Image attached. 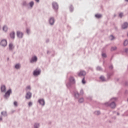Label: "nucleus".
Segmentation results:
<instances>
[{
  "mask_svg": "<svg viewBox=\"0 0 128 128\" xmlns=\"http://www.w3.org/2000/svg\"><path fill=\"white\" fill-rule=\"evenodd\" d=\"M0 44L2 46H6V44H8V42H6V40H1Z\"/></svg>",
  "mask_w": 128,
  "mask_h": 128,
  "instance_id": "f257e3e1",
  "label": "nucleus"
},
{
  "mask_svg": "<svg viewBox=\"0 0 128 128\" xmlns=\"http://www.w3.org/2000/svg\"><path fill=\"white\" fill-rule=\"evenodd\" d=\"M116 100V98L112 99V102L110 105V108H116V103L114 102V100Z\"/></svg>",
  "mask_w": 128,
  "mask_h": 128,
  "instance_id": "f03ea898",
  "label": "nucleus"
},
{
  "mask_svg": "<svg viewBox=\"0 0 128 128\" xmlns=\"http://www.w3.org/2000/svg\"><path fill=\"white\" fill-rule=\"evenodd\" d=\"M40 74V70L36 69L34 70L33 74L34 76H38Z\"/></svg>",
  "mask_w": 128,
  "mask_h": 128,
  "instance_id": "7ed1b4c3",
  "label": "nucleus"
},
{
  "mask_svg": "<svg viewBox=\"0 0 128 128\" xmlns=\"http://www.w3.org/2000/svg\"><path fill=\"white\" fill-rule=\"evenodd\" d=\"M86 72L84 70H81L80 72L78 73V76H86Z\"/></svg>",
  "mask_w": 128,
  "mask_h": 128,
  "instance_id": "20e7f679",
  "label": "nucleus"
},
{
  "mask_svg": "<svg viewBox=\"0 0 128 128\" xmlns=\"http://www.w3.org/2000/svg\"><path fill=\"white\" fill-rule=\"evenodd\" d=\"M10 94H12V90H9L6 92L4 95V98H8V96H10Z\"/></svg>",
  "mask_w": 128,
  "mask_h": 128,
  "instance_id": "39448f33",
  "label": "nucleus"
},
{
  "mask_svg": "<svg viewBox=\"0 0 128 128\" xmlns=\"http://www.w3.org/2000/svg\"><path fill=\"white\" fill-rule=\"evenodd\" d=\"M52 6L54 10H58V4L56 2L52 3Z\"/></svg>",
  "mask_w": 128,
  "mask_h": 128,
  "instance_id": "423d86ee",
  "label": "nucleus"
},
{
  "mask_svg": "<svg viewBox=\"0 0 128 128\" xmlns=\"http://www.w3.org/2000/svg\"><path fill=\"white\" fill-rule=\"evenodd\" d=\"M26 98L28 100H29V98H32V93L30 92H27L26 94Z\"/></svg>",
  "mask_w": 128,
  "mask_h": 128,
  "instance_id": "0eeeda50",
  "label": "nucleus"
},
{
  "mask_svg": "<svg viewBox=\"0 0 128 128\" xmlns=\"http://www.w3.org/2000/svg\"><path fill=\"white\" fill-rule=\"evenodd\" d=\"M22 36H24V34H22V32L20 31L17 32V36H18V38H22Z\"/></svg>",
  "mask_w": 128,
  "mask_h": 128,
  "instance_id": "6e6552de",
  "label": "nucleus"
},
{
  "mask_svg": "<svg viewBox=\"0 0 128 128\" xmlns=\"http://www.w3.org/2000/svg\"><path fill=\"white\" fill-rule=\"evenodd\" d=\"M6 88V86L4 85H2L1 86V92H5Z\"/></svg>",
  "mask_w": 128,
  "mask_h": 128,
  "instance_id": "1a4fd4ad",
  "label": "nucleus"
},
{
  "mask_svg": "<svg viewBox=\"0 0 128 128\" xmlns=\"http://www.w3.org/2000/svg\"><path fill=\"white\" fill-rule=\"evenodd\" d=\"M38 102L40 104H42V106H44V99L40 100Z\"/></svg>",
  "mask_w": 128,
  "mask_h": 128,
  "instance_id": "9d476101",
  "label": "nucleus"
},
{
  "mask_svg": "<svg viewBox=\"0 0 128 128\" xmlns=\"http://www.w3.org/2000/svg\"><path fill=\"white\" fill-rule=\"evenodd\" d=\"M38 60V58L36 56H34L32 58V60H30V62H36Z\"/></svg>",
  "mask_w": 128,
  "mask_h": 128,
  "instance_id": "9b49d317",
  "label": "nucleus"
},
{
  "mask_svg": "<svg viewBox=\"0 0 128 128\" xmlns=\"http://www.w3.org/2000/svg\"><path fill=\"white\" fill-rule=\"evenodd\" d=\"M128 26V24L126 22H125L122 25V28H126Z\"/></svg>",
  "mask_w": 128,
  "mask_h": 128,
  "instance_id": "f8f14e48",
  "label": "nucleus"
},
{
  "mask_svg": "<svg viewBox=\"0 0 128 128\" xmlns=\"http://www.w3.org/2000/svg\"><path fill=\"white\" fill-rule=\"evenodd\" d=\"M50 24H54V18H50Z\"/></svg>",
  "mask_w": 128,
  "mask_h": 128,
  "instance_id": "ddd939ff",
  "label": "nucleus"
},
{
  "mask_svg": "<svg viewBox=\"0 0 128 128\" xmlns=\"http://www.w3.org/2000/svg\"><path fill=\"white\" fill-rule=\"evenodd\" d=\"M14 48V44H12V43H10L9 44V50H12Z\"/></svg>",
  "mask_w": 128,
  "mask_h": 128,
  "instance_id": "4468645a",
  "label": "nucleus"
},
{
  "mask_svg": "<svg viewBox=\"0 0 128 128\" xmlns=\"http://www.w3.org/2000/svg\"><path fill=\"white\" fill-rule=\"evenodd\" d=\"M10 36L12 38H14V32H12L10 34Z\"/></svg>",
  "mask_w": 128,
  "mask_h": 128,
  "instance_id": "2eb2a0df",
  "label": "nucleus"
},
{
  "mask_svg": "<svg viewBox=\"0 0 128 128\" xmlns=\"http://www.w3.org/2000/svg\"><path fill=\"white\" fill-rule=\"evenodd\" d=\"M70 82H72V84H74V79L72 77H70Z\"/></svg>",
  "mask_w": 128,
  "mask_h": 128,
  "instance_id": "dca6fc26",
  "label": "nucleus"
},
{
  "mask_svg": "<svg viewBox=\"0 0 128 128\" xmlns=\"http://www.w3.org/2000/svg\"><path fill=\"white\" fill-rule=\"evenodd\" d=\"M31 88H30V86H27L26 88V92H28V90H30Z\"/></svg>",
  "mask_w": 128,
  "mask_h": 128,
  "instance_id": "f3484780",
  "label": "nucleus"
},
{
  "mask_svg": "<svg viewBox=\"0 0 128 128\" xmlns=\"http://www.w3.org/2000/svg\"><path fill=\"white\" fill-rule=\"evenodd\" d=\"M96 18H102V15L100 14H97L95 15Z\"/></svg>",
  "mask_w": 128,
  "mask_h": 128,
  "instance_id": "a211bd4d",
  "label": "nucleus"
},
{
  "mask_svg": "<svg viewBox=\"0 0 128 128\" xmlns=\"http://www.w3.org/2000/svg\"><path fill=\"white\" fill-rule=\"evenodd\" d=\"M3 30L4 32H7L8 30V27L6 26H4L3 28Z\"/></svg>",
  "mask_w": 128,
  "mask_h": 128,
  "instance_id": "6ab92c4d",
  "label": "nucleus"
},
{
  "mask_svg": "<svg viewBox=\"0 0 128 128\" xmlns=\"http://www.w3.org/2000/svg\"><path fill=\"white\" fill-rule=\"evenodd\" d=\"M128 40H125L124 43V46H128Z\"/></svg>",
  "mask_w": 128,
  "mask_h": 128,
  "instance_id": "aec40b11",
  "label": "nucleus"
},
{
  "mask_svg": "<svg viewBox=\"0 0 128 128\" xmlns=\"http://www.w3.org/2000/svg\"><path fill=\"white\" fill-rule=\"evenodd\" d=\"M100 80L102 81V82H104L105 80H104V76H101L100 77Z\"/></svg>",
  "mask_w": 128,
  "mask_h": 128,
  "instance_id": "412c9836",
  "label": "nucleus"
},
{
  "mask_svg": "<svg viewBox=\"0 0 128 128\" xmlns=\"http://www.w3.org/2000/svg\"><path fill=\"white\" fill-rule=\"evenodd\" d=\"M15 68H20V64H16V66H15Z\"/></svg>",
  "mask_w": 128,
  "mask_h": 128,
  "instance_id": "4be33fe9",
  "label": "nucleus"
},
{
  "mask_svg": "<svg viewBox=\"0 0 128 128\" xmlns=\"http://www.w3.org/2000/svg\"><path fill=\"white\" fill-rule=\"evenodd\" d=\"M34 2H30V6L31 7V8H32V6H34Z\"/></svg>",
  "mask_w": 128,
  "mask_h": 128,
  "instance_id": "5701e85b",
  "label": "nucleus"
},
{
  "mask_svg": "<svg viewBox=\"0 0 128 128\" xmlns=\"http://www.w3.org/2000/svg\"><path fill=\"white\" fill-rule=\"evenodd\" d=\"M110 38L111 40H114V36H110Z\"/></svg>",
  "mask_w": 128,
  "mask_h": 128,
  "instance_id": "b1692460",
  "label": "nucleus"
},
{
  "mask_svg": "<svg viewBox=\"0 0 128 128\" xmlns=\"http://www.w3.org/2000/svg\"><path fill=\"white\" fill-rule=\"evenodd\" d=\"M82 84H86V80H84V78L82 80Z\"/></svg>",
  "mask_w": 128,
  "mask_h": 128,
  "instance_id": "393cba45",
  "label": "nucleus"
},
{
  "mask_svg": "<svg viewBox=\"0 0 128 128\" xmlns=\"http://www.w3.org/2000/svg\"><path fill=\"white\" fill-rule=\"evenodd\" d=\"M84 102V99L82 98H81L79 100V102Z\"/></svg>",
  "mask_w": 128,
  "mask_h": 128,
  "instance_id": "a878e982",
  "label": "nucleus"
},
{
  "mask_svg": "<svg viewBox=\"0 0 128 128\" xmlns=\"http://www.w3.org/2000/svg\"><path fill=\"white\" fill-rule=\"evenodd\" d=\"M14 106H18V102H14Z\"/></svg>",
  "mask_w": 128,
  "mask_h": 128,
  "instance_id": "bb28decb",
  "label": "nucleus"
},
{
  "mask_svg": "<svg viewBox=\"0 0 128 128\" xmlns=\"http://www.w3.org/2000/svg\"><path fill=\"white\" fill-rule=\"evenodd\" d=\"M116 48V47H113L111 48L112 50H115Z\"/></svg>",
  "mask_w": 128,
  "mask_h": 128,
  "instance_id": "cd10ccee",
  "label": "nucleus"
},
{
  "mask_svg": "<svg viewBox=\"0 0 128 128\" xmlns=\"http://www.w3.org/2000/svg\"><path fill=\"white\" fill-rule=\"evenodd\" d=\"M102 56L103 58H106V54H103Z\"/></svg>",
  "mask_w": 128,
  "mask_h": 128,
  "instance_id": "c85d7f7f",
  "label": "nucleus"
},
{
  "mask_svg": "<svg viewBox=\"0 0 128 128\" xmlns=\"http://www.w3.org/2000/svg\"><path fill=\"white\" fill-rule=\"evenodd\" d=\"M122 16H123L122 13H120V14H119V16H120V18H122Z\"/></svg>",
  "mask_w": 128,
  "mask_h": 128,
  "instance_id": "c756f323",
  "label": "nucleus"
},
{
  "mask_svg": "<svg viewBox=\"0 0 128 128\" xmlns=\"http://www.w3.org/2000/svg\"><path fill=\"white\" fill-rule=\"evenodd\" d=\"M125 52H126V54H128V48L125 49Z\"/></svg>",
  "mask_w": 128,
  "mask_h": 128,
  "instance_id": "7c9ffc66",
  "label": "nucleus"
},
{
  "mask_svg": "<svg viewBox=\"0 0 128 128\" xmlns=\"http://www.w3.org/2000/svg\"><path fill=\"white\" fill-rule=\"evenodd\" d=\"M26 32H27V34H30V30L27 29L26 30Z\"/></svg>",
  "mask_w": 128,
  "mask_h": 128,
  "instance_id": "2f4dec72",
  "label": "nucleus"
},
{
  "mask_svg": "<svg viewBox=\"0 0 128 128\" xmlns=\"http://www.w3.org/2000/svg\"><path fill=\"white\" fill-rule=\"evenodd\" d=\"M96 114H100V112L97 111L96 112Z\"/></svg>",
  "mask_w": 128,
  "mask_h": 128,
  "instance_id": "473e14b6",
  "label": "nucleus"
},
{
  "mask_svg": "<svg viewBox=\"0 0 128 128\" xmlns=\"http://www.w3.org/2000/svg\"><path fill=\"white\" fill-rule=\"evenodd\" d=\"M32 103L31 102H30L28 103V106H32Z\"/></svg>",
  "mask_w": 128,
  "mask_h": 128,
  "instance_id": "72a5a7b5",
  "label": "nucleus"
},
{
  "mask_svg": "<svg viewBox=\"0 0 128 128\" xmlns=\"http://www.w3.org/2000/svg\"><path fill=\"white\" fill-rule=\"evenodd\" d=\"M97 70H100V67H98L97 68Z\"/></svg>",
  "mask_w": 128,
  "mask_h": 128,
  "instance_id": "f704fd0d",
  "label": "nucleus"
},
{
  "mask_svg": "<svg viewBox=\"0 0 128 128\" xmlns=\"http://www.w3.org/2000/svg\"><path fill=\"white\" fill-rule=\"evenodd\" d=\"M78 96V94L77 93L75 94V96Z\"/></svg>",
  "mask_w": 128,
  "mask_h": 128,
  "instance_id": "c9c22d12",
  "label": "nucleus"
},
{
  "mask_svg": "<svg viewBox=\"0 0 128 128\" xmlns=\"http://www.w3.org/2000/svg\"><path fill=\"white\" fill-rule=\"evenodd\" d=\"M36 2H40V0H35Z\"/></svg>",
  "mask_w": 128,
  "mask_h": 128,
  "instance_id": "e433bc0d",
  "label": "nucleus"
},
{
  "mask_svg": "<svg viewBox=\"0 0 128 128\" xmlns=\"http://www.w3.org/2000/svg\"><path fill=\"white\" fill-rule=\"evenodd\" d=\"M2 117L0 116V120H2Z\"/></svg>",
  "mask_w": 128,
  "mask_h": 128,
  "instance_id": "4c0bfd02",
  "label": "nucleus"
},
{
  "mask_svg": "<svg viewBox=\"0 0 128 128\" xmlns=\"http://www.w3.org/2000/svg\"><path fill=\"white\" fill-rule=\"evenodd\" d=\"M34 128H36V124L34 125Z\"/></svg>",
  "mask_w": 128,
  "mask_h": 128,
  "instance_id": "58836bf2",
  "label": "nucleus"
},
{
  "mask_svg": "<svg viewBox=\"0 0 128 128\" xmlns=\"http://www.w3.org/2000/svg\"><path fill=\"white\" fill-rule=\"evenodd\" d=\"M126 0V2H128V0Z\"/></svg>",
  "mask_w": 128,
  "mask_h": 128,
  "instance_id": "ea45409f",
  "label": "nucleus"
},
{
  "mask_svg": "<svg viewBox=\"0 0 128 128\" xmlns=\"http://www.w3.org/2000/svg\"><path fill=\"white\" fill-rule=\"evenodd\" d=\"M111 68H112V66L110 67Z\"/></svg>",
  "mask_w": 128,
  "mask_h": 128,
  "instance_id": "a19ab883",
  "label": "nucleus"
},
{
  "mask_svg": "<svg viewBox=\"0 0 128 128\" xmlns=\"http://www.w3.org/2000/svg\"><path fill=\"white\" fill-rule=\"evenodd\" d=\"M37 126H39L38 124H37Z\"/></svg>",
  "mask_w": 128,
  "mask_h": 128,
  "instance_id": "79ce46f5",
  "label": "nucleus"
},
{
  "mask_svg": "<svg viewBox=\"0 0 128 128\" xmlns=\"http://www.w3.org/2000/svg\"><path fill=\"white\" fill-rule=\"evenodd\" d=\"M2 114H3V112H2Z\"/></svg>",
  "mask_w": 128,
  "mask_h": 128,
  "instance_id": "37998d69",
  "label": "nucleus"
}]
</instances>
